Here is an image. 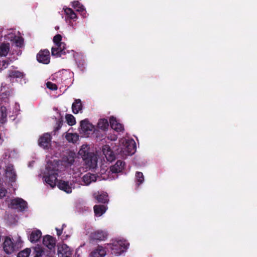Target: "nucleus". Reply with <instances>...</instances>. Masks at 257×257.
<instances>
[{"mask_svg":"<svg viewBox=\"0 0 257 257\" xmlns=\"http://www.w3.org/2000/svg\"><path fill=\"white\" fill-rule=\"evenodd\" d=\"M75 154L74 152H69L64 156L61 161V165L59 161L56 159L48 160L46 168L43 174L44 181L51 188L56 186V181L59 171L63 169V167H68L72 165L74 162Z\"/></svg>","mask_w":257,"mask_h":257,"instance_id":"obj_1","label":"nucleus"},{"mask_svg":"<svg viewBox=\"0 0 257 257\" xmlns=\"http://www.w3.org/2000/svg\"><path fill=\"white\" fill-rule=\"evenodd\" d=\"M10 95L9 91L3 93L0 95V123L2 124L5 123L7 121V116L9 115L10 117H12L15 115H17L19 113L20 109V105L15 103L12 105L11 109L12 111H8V107L9 105V96Z\"/></svg>","mask_w":257,"mask_h":257,"instance_id":"obj_2","label":"nucleus"},{"mask_svg":"<svg viewBox=\"0 0 257 257\" xmlns=\"http://www.w3.org/2000/svg\"><path fill=\"white\" fill-rule=\"evenodd\" d=\"M136 145L133 139H121L119 140L117 153L122 158L132 155L136 152Z\"/></svg>","mask_w":257,"mask_h":257,"instance_id":"obj_3","label":"nucleus"},{"mask_svg":"<svg viewBox=\"0 0 257 257\" xmlns=\"http://www.w3.org/2000/svg\"><path fill=\"white\" fill-rule=\"evenodd\" d=\"M129 243L124 239H112L106 244V248L111 253L116 256L120 255L128 248Z\"/></svg>","mask_w":257,"mask_h":257,"instance_id":"obj_4","label":"nucleus"},{"mask_svg":"<svg viewBox=\"0 0 257 257\" xmlns=\"http://www.w3.org/2000/svg\"><path fill=\"white\" fill-rule=\"evenodd\" d=\"M4 251L8 254H12L18 250L21 247V240L19 238L17 240H14L9 236H6L3 243Z\"/></svg>","mask_w":257,"mask_h":257,"instance_id":"obj_5","label":"nucleus"},{"mask_svg":"<svg viewBox=\"0 0 257 257\" xmlns=\"http://www.w3.org/2000/svg\"><path fill=\"white\" fill-rule=\"evenodd\" d=\"M5 39L14 43L17 47H21L23 44V38L20 36V33L16 30H9L5 36Z\"/></svg>","mask_w":257,"mask_h":257,"instance_id":"obj_6","label":"nucleus"},{"mask_svg":"<svg viewBox=\"0 0 257 257\" xmlns=\"http://www.w3.org/2000/svg\"><path fill=\"white\" fill-rule=\"evenodd\" d=\"M80 133L85 137H88L90 134L95 132L94 125L90 123L88 119L81 120L80 122Z\"/></svg>","mask_w":257,"mask_h":257,"instance_id":"obj_7","label":"nucleus"},{"mask_svg":"<svg viewBox=\"0 0 257 257\" xmlns=\"http://www.w3.org/2000/svg\"><path fill=\"white\" fill-rule=\"evenodd\" d=\"M8 204L9 207L16 209L21 211H24L27 207V202L20 198H16L11 200Z\"/></svg>","mask_w":257,"mask_h":257,"instance_id":"obj_8","label":"nucleus"},{"mask_svg":"<svg viewBox=\"0 0 257 257\" xmlns=\"http://www.w3.org/2000/svg\"><path fill=\"white\" fill-rule=\"evenodd\" d=\"M5 176L11 185H13L12 184L16 182L17 175L13 164L9 163L5 166Z\"/></svg>","mask_w":257,"mask_h":257,"instance_id":"obj_9","label":"nucleus"},{"mask_svg":"<svg viewBox=\"0 0 257 257\" xmlns=\"http://www.w3.org/2000/svg\"><path fill=\"white\" fill-rule=\"evenodd\" d=\"M66 54L65 44L64 43L55 45V46L52 48V55L56 57H63Z\"/></svg>","mask_w":257,"mask_h":257,"instance_id":"obj_10","label":"nucleus"},{"mask_svg":"<svg viewBox=\"0 0 257 257\" xmlns=\"http://www.w3.org/2000/svg\"><path fill=\"white\" fill-rule=\"evenodd\" d=\"M51 142V137L49 133H45L39 139L38 144L44 149H49Z\"/></svg>","mask_w":257,"mask_h":257,"instance_id":"obj_11","label":"nucleus"},{"mask_svg":"<svg viewBox=\"0 0 257 257\" xmlns=\"http://www.w3.org/2000/svg\"><path fill=\"white\" fill-rule=\"evenodd\" d=\"M58 257H71L72 250L66 244H62L58 247Z\"/></svg>","mask_w":257,"mask_h":257,"instance_id":"obj_12","label":"nucleus"},{"mask_svg":"<svg viewBox=\"0 0 257 257\" xmlns=\"http://www.w3.org/2000/svg\"><path fill=\"white\" fill-rule=\"evenodd\" d=\"M38 61L42 63L47 64L50 62V52L48 50L41 51L37 55Z\"/></svg>","mask_w":257,"mask_h":257,"instance_id":"obj_13","label":"nucleus"},{"mask_svg":"<svg viewBox=\"0 0 257 257\" xmlns=\"http://www.w3.org/2000/svg\"><path fill=\"white\" fill-rule=\"evenodd\" d=\"M85 164L89 169H94L97 166V159L96 155L90 154L84 159Z\"/></svg>","mask_w":257,"mask_h":257,"instance_id":"obj_14","label":"nucleus"},{"mask_svg":"<svg viewBox=\"0 0 257 257\" xmlns=\"http://www.w3.org/2000/svg\"><path fill=\"white\" fill-rule=\"evenodd\" d=\"M106 245L103 247L98 245L90 253L89 257H104L106 254Z\"/></svg>","mask_w":257,"mask_h":257,"instance_id":"obj_15","label":"nucleus"},{"mask_svg":"<svg viewBox=\"0 0 257 257\" xmlns=\"http://www.w3.org/2000/svg\"><path fill=\"white\" fill-rule=\"evenodd\" d=\"M58 187L60 189L67 193H71L72 189L74 188L73 183L63 180H60L58 182Z\"/></svg>","mask_w":257,"mask_h":257,"instance_id":"obj_16","label":"nucleus"},{"mask_svg":"<svg viewBox=\"0 0 257 257\" xmlns=\"http://www.w3.org/2000/svg\"><path fill=\"white\" fill-rule=\"evenodd\" d=\"M90 237L92 239L103 241L108 237V233L106 231L98 230L91 233Z\"/></svg>","mask_w":257,"mask_h":257,"instance_id":"obj_17","label":"nucleus"},{"mask_svg":"<svg viewBox=\"0 0 257 257\" xmlns=\"http://www.w3.org/2000/svg\"><path fill=\"white\" fill-rule=\"evenodd\" d=\"M109 122L111 128L116 132H121L124 130L122 124L114 116L110 117Z\"/></svg>","mask_w":257,"mask_h":257,"instance_id":"obj_18","label":"nucleus"},{"mask_svg":"<svg viewBox=\"0 0 257 257\" xmlns=\"http://www.w3.org/2000/svg\"><path fill=\"white\" fill-rule=\"evenodd\" d=\"M102 152L108 161L111 162L115 159V155L108 145H104L102 148Z\"/></svg>","mask_w":257,"mask_h":257,"instance_id":"obj_19","label":"nucleus"},{"mask_svg":"<svg viewBox=\"0 0 257 257\" xmlns=\"http://www.w3.org/2000/svg\"><path fill=\"white\" fill-rule=\"evenodd\" d=\"M96 180L97 177L95 175L87 173L83 175L82 178V184L84 185H89L91 183L95 182Z\"/></svg>","mask_w":257,"mask_h":257,"instance_id":"obj_20","label":"nucleus"},{"mask_svg":"<svg viewBox=\"0 0 257 257\" xmlns=\"http://www.w3.org/2000/svg\"><path fill=\"white\" fill-rule=\"evenodd\" d=\"M10 52V45L9 43H0V58L6 57Z\"/></svg>","mask_w":257,"mask_h":257,"instance_id":"obj_21","label":"nucleus"},{"mask_svg":"<svg viewBox=\"0 0 257 257\" xmlns=\"http://www.w3.org/2000/svg\"><path fill=\"white\" fill-rule=\"evenodd\" d=\"M43 243L44 245L47 246L50 249L54 248L55 245V241L54 239L50 235H47L43 237Z\"/></svg>","mask_w":257,"mask_h":257,"instance_id":"obj_22","label":"nucleus"},{"mask_svg":"<svg viewBox=\"0 0 257 257\" xmlns=\"http://www.w3.org/2000/svg\"><path fill=\"white\" fill-rule=\"evenodd\" d=\"M83 105L81 100L80 99H76L72 105V110L74 114H77L81 112L82 110Z\"/></svg>","mask_w":257,"mask_h":257,"instance_id":"obj_23","label":"nucleus"},{"mask_svg":"<svg viewBox=\"0 0 257 257\" xmlns=\"http://www.w3.org/2000/svg\"><path fill=\"white\" fill-rule=\"evenodd\" d=\"M93 209L95 215L99 217L106 212L107 207L104 205H96L94 206Z\"/></svg>","mask_w":257,"mask_h":257,"instance_id":"obj_24","label":"nucleus"},{"mask_svg":"<svg viewBox=\"0 0 257 257\" xmlns=\"http://www.w3.org/2000/svg\"><path fill=\"white\" fill-rule=\"evenodd\" d=\"M94 198L98 201V202L105 203H107L109 201L108 195L106 193L102 192L98 193V194H94Z\"/></svg>","mask_w":257,"mask_h":257,"instance_id":"obj_25","label":"nucleus"},{"mask_svg":"<svg viewBox=\"0 0 257 257\" xmlns=\"http://www.w3.org/2000/svg\"><path fill=\"white\" fill-rule=\"evenodd\" d=\"M42 236L40 230L34 229L32 230L29 235V240L31 242H36L39 240Z\"/></svg>","mask_w":257,"mask_h":257,"instance_id":"obj_26","label":"nucleus"},{"mask_svg":"<svg viewBox=\"0 0 257 257\" xmlns=\"http://www.w3.org/2000/svg\"><path fill=\"white\" fill-rule=\"evenodd\" d=\"M124 168V163L121 161H117L116 163L110 168V171L113 173H117L122 171Z\"/></svg>","mask_w":257,"mask_h":257,"instance_id":"obj_27","label":"nucleus"},{"mask_svg":"<svg viewBox=\"0 0 257 257\" xmlns=\"http://www.w3.org/2000/svg\"><path fill=\"white\" fill-rule=\"evenodd\" d=\"M65 137L69 143L75 144L79 140V136L77 133H67Z\"/></svg>","mask_w":257,"mask_h":257,"instance_id":"obj_28","label":"nucleus"},{"mask_svg":"<svg viewBox=\"0 0 257 257\" xmlns=\"http://www.w3.org/2000/svg\"><path fill=\"white\" fill-rule=\"evenodd\" d=\"M72 6L75 9H76V11L81 12V15L83 17H86V12L84 8L78 1H74L72 2Z\"/></svg>","mask_w":257,"mask_h":257,"instance_id":"obj_29","label":"nucleus"},{"mask_svg":"<svg viewBox=\"0 0 257 257\" xmlns=\"http://www.w3.org/2000/svg\"><path fill=\"white\" fill-rule=\"evenodd\" d=\"M78 154L83 157V159L89 155L88 146L87 145H83L79 151Z\"/></svg>","mask_w":257,"mask_h":257,"instance_id":"obj_30","label":"nucleus"},{"mask_svg":"<svg viewBox=\"0 0 257 257\" xmlns=\"http://www.w3.org/2000/svg\"><path fill=\"white\" fill-rule=\"evenodd\" d=\"M97 127L102 130H106L108 127L107 120L104 118L100 119L97 123Z\"/></svg>","mask_w":257,"mask_h":257,"instance_id":"obj_31","label":"nucleus"},{"mask_svg":"<svg viewBox=\"0 0 257 257\" xmlns=\"http://www.w3.org/2000/svg\"><path fill=\"white\" fill-rule=\"evenodd\" d=\"M63 10L64 11L65 14L70 19L75 20L77 19V16L76 14L71 9L68 8H64Z\"/></svg>","mask_w":257,"mask_h":257,"instance_id":"obj_32","label":"nucleus"},{"mask_svg":"<svg viewBox=\"0 0 257 257\" xmlns=\"http://www.w3.org/2000/svg\"><path fill=\"white\" fill-rule=\"evenodd\" d=\"M66 121L67 124L70 126L74 125L76 124V120L74 116L70 114H67L65 116Z\"/></svg>","mask_w":257,"mask_h":257,"instance_id":"obj_33","label":"nucleus"},{"mask_svg":"<svg viewBox=\"0 0 257 257\" xmlns=\"http://www.w3.org/2000/svg\"><path fill=\"white\" fill-rule=\"evenodd\" d=\"M9 76L12 78H21L24 76V74L23 72L14 70L10 71Z\"/></svg>","mask_w":257,"mask_h":257,"instance_id":"obj_34","label":"nucleus"},{"mask_svg":"<svg viewBox=\"0 0 257 257\" xmlns=\"http://www.w3.org/2000/svg\"><path fill=\"white\" fill-rule=\"evenodd\" d=\"M136 180L137 184L140 185L144 181V176L143 174L140 172H137L136 174Z\"/></svg>","mask_w":257,"mask_h":257,"instance_id":"obj_35","label":"nucleus"},{"mask_svg":"<svg viewBox=\"0 0 257 257\" xmlns=\"http://www.w3.org/2000/svg\"><path fill=\"white\" fill-rule=\"evenodd\" d=\"M30 253H31L30 249L27 248L20 251L18 253L17 257H29Z\"/></svg>","mask_w":257,"mask_h":257,"instance_id":"obj_36","label":"nucleus"},{"mask_svg":"<svg viewBox=\"0 0 257 257\" xmlns=\"http://www.w3.org/2000/svg\"><path fill=\"white\" fill-rule=\"evenodd\" d=\"M14 152L11 151L10 150H5L2 157V161L6 160L11 157V154H14Z\"/></svg>","mask_w":257,"mask_h":257,"instance_id":"obj_37","label":"nucleus"},{"mask_svg":"<svg viewBox=\"0 0 257 257\" xmlns=\"http://www.w3.org/2000/svg\"><path fill=\"white\" fill-rule=\"evenodd\" d=\"M34 254L35 257H40L42 255L43 253V250L39 246H36L34 248Z\"/></svg>","mask_w":257,"mask_h":257,"instance_id":"obj_38","label":"nucleus"},{"mask_svg":"<svg viewBox=\"0 0 257 257\" xmlns=\"http://www.w3.org/2000/svg\"><path fill=\"white\" fill-rule=\"evenodd\" d=\"M46 85L47 87L51 90H56L58 88L57 86L55 84L50 81H48L46 83Z\"/></svg>","mask_w":257,"mask_h":257,"instance_id":"obj_39","label":"nucleus"},{"mask_svg":"<svg viewBox=\"0 0 257 257\" xmlns=\"http://www.w3.org/2000/svg\"><path fill=\"white\" fill-rule=\"evenodd\" d=\"M63 120L62 118L59 119L56 122V126L54 127V131L55 133L58 131L62 126Z\"/></svg>","mask_w":257,"mask_h":257,"instance_id":"obj_40","label":"nucleus"},{"mask_svg":"<svg viewBox=\"0 0 257 257\" xmlns=\"http://www.w3.org/2000/svg\"><path fill=\"white\" fill-rule=\"evenodd\" d=\"M61 39H62V37L60 35H59V34L56 35L53 38V41H54V43H55V45H56V44L58 45V44H60V43H62L61 42Z\"/></svg>","mask_w":257,"mask_h":257,"instance_id":"obj_41","label":"nucleus"},{"mask_svg":"<svg viewBox=\"0 0 257 257\" xmlns=\"http://www.w3.org/2000/svg\"><path fill=\"white\" fill-rule=\"evenodd\" d=\"M7 190L2 186H0V198H3L6 195Z\"/></svg>","mask_w":257,"mask_h":257,"instance_id":"obj_42","label":"nucleus"},{"mask_svg":"<svg viewBox=\"0 0 257 257\" xmlns=\"http://www.w3.org/2000/svg\"><path fill=\"white\" fill-rule=\"evenodd\" d=\"M107 138L110 141H114L117 140V137L114 134H109L107 136Z\"/></svg>","mask_w":257,"mask_h":257,"instance_id":"obj_43","label":"nucleus"},{"mask_svg":"<svg viewBox=\"0 0 257 257\" xmlns=\"http://www.w3.org/2000/svg\"><path fill=\"white\" fill-rule=\"evenodd\" d=\"M65 226V224H63L62 227L61 229H58V228H56V230L57 231V234L58 236H60L62 233V230L63 228Z\"/></svg>","mask_w":257,"mask_h":257,"instance_id":"obj_44","label":"nucleus"},{"mask_svg":"<svg viewBox=\"0 0 257 257\" xmlns=\"http://www.w3.org/2000/svg\"><path fill=\"white\" fill-rule=\"evenodd\" d=\"M52 253H53V254H54V253H55L54 250L52 251Z\"/></svg>","mask_w":257,"mask_h":257,"instance_id":"obj_45","label":"nucleus"},{"mask_svg":"<svg viewBox=\"0 0 257 257\" xmlns=\"http://www.w3.org/2000/svg\"><path fill=\"white\" fill-rule=\"evenodd\" d=\"M103 179H105V178L104 177L102 178Z\"/></svg>","mask_w":257,"mask_h":257,"instance_id":"obj_46","label":"nucleus"}]
</instances>
